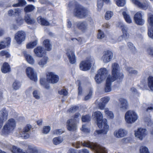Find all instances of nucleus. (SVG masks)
<instances>
[{
	"instance_id": "7c9ffc66",
	"label": "nucleus",
	"mask_w": 153,
	"mask_h": 153,
	"mask_svg": "<svg viewBox=\"0 0 153 153\" xmlns=\"http://www.w3.org/2000/svg\"><path fill=\"white\" fill-rule=\"evenodd\" d=\"M24 53L27 62L31 65H33L35 62L33 57L30 55L27 54L25 51L24 52Z\"/></svg>"
},
{
	"instance_id": "2f4dec72",
	"label": "nucleus",
	"mask_w": 153,
	"mask_h": 153,
	"mask_svg": "<svg viewBox=\"0 0 153 153\" xmlns=\"http://www.w3.org/2000/svg\"><path fill=\"white\" fill-rule=\"evenodd\" d=\"M24 19L25 22L28 24H33L35 22V19L31 18L30 16L28 14H25L24 17Z\"/></svg>"
},
{
	"instance_id": "13d9d810",
	"label": "nucleus",
	"mask_w": 153,
	"mask_h": 153,
	"mask_svg": "<svg viewBox=\"0 0 153 153\" xmlns=\"http://www.w3.org/2000/svg\"><path fill=\"white\" fill-rule=\"evenodd\" d=\"M140 153H149L147 148L145 146H142L140 149Z\"/></svg>"
},
{
	"instance_id": "ddd939ff",
	"label": "nucleus",
	"mask_w": 153,
	"mask_h": 153,
	"mask_svg": "<svg viewBox=\"0 0 153 153\" xmlns=\"http://www.w3.org/2000/svg\"><path fill=\"white\" fill-rule=\"evenodd\" d=\"M143 13L141 11L137 12L134 16V20L135 23L139 25H142L144 23V20L143 19Z\"/></svg>"
},
{
	"instance_id": "0e129e2a",
	"label": "nucleus",
	"mask_w": 153,
	"mask_h": 153,
	"mask_svg": "<svg viewBox=\"0 0 153 153\" xmlns=\"http://www.w3.org/2000/svg\"><path fill=\"white\" fill-rule=\"evenodd\" d=\"M64 132L63 131L62 129H56L53 131V133L56 134H60Z\"/></svg>"
},
{
	"instance_id": "864d4df0",
	"label": "nucleus",
	"mask_w": 153,
	"mask_h": 153,
	"mask_svg": "<svg viewBox=\"0 0 153 153\" xmlns=\"http://www.w3.org/2000/svg\"><path fill=\"white\" fill-rule=\"evenodd\" d=\"M13 88L17 90L19 89L21 86V84L19 82L17 81H15L13 84Z\"/></svg>"
},
{
	"instance_id": "473e14b6",
	"label": "nucleus",
	"mask_w": 153,
	"mask_h": 153,
	"mask_svg": "<svg viewBox=\"0 0 153 153\" xmlns=\"http://www.w3.org/2000/svg\"><path fill=\"white\" fill-rule=\"evenodd\" d=\"M10 71V65L8 63H4L2 67L1 71L2 72L4 73H6Z\"/></svg>"
},
{
	"instance_id": "39448f33",
	"label": "nucleus",
	"mask_w": 153,
	"mask_h": 153,
	"mask_svg": "<svg viewBox=\"0 0 153 153\" xmlns=\"http://www.w3.org/2000/svg\"><path fill=\"white\" fill-rule=\"evenodd\" d=\"M138 118L137 114L133 111H128L125 114V121L128 124H132L134 123Z\"/></svg>"
},
{
	"instance_id": "20e7f679",
	"label": "nucleus",
	"mask_w": 153,
	"mask_h": 153,
	"mask_svg": "<svg viewBox=\"0 0 153 153\" xmlns=\"http://www.w3.org/2000/svg\"><path fill=\"white\" fill-rule=\"evenodd\" d=\"M83 146L91 148L94 150L96 153H107L106 149L96 143H94L89 141H85L82 143Z\"/></svg>"
},
{
	"instance_id": "c756f323",
	"label": "nucleus",
	"mask_w": 153,
	"mask_h": 153,
	"mask_svg": "<svg viewBox=\"0 0 153 153\" xmlns=\"http://www.w3.org/2000/svg\"><path fill=\"white\" fill-rule=\"evenodd\" d=\"M11 40V38L8 37L6 38L3 41L1 42L0 43V50L4 48L9 45L10 44Z\"/></svg>"
},
{
	"instance_id": "680f3d73",
	"label": "nucleus",
	"mask_w": 153,
	"mask_h": 153,
	"mask_svg": "<svg viewBox=\"0 0 153 153\" xmlns=\"http://www.w3.org/2000/svg\"><path fill=\"white\" fill-rule=\"evenodd\" d=\"M97 36V38L99 39H102L104 37L105 35L103 32L100 30H99Z\"/></svg>"
},
{
	"instance_id": "4d7b16f0",
	"label": "nucleus",
	"mask_w": 153,
	"mask_h": 153,
	"mask_svg": "<svg viewBox=\"0 0 153 153\" xmlns=\"http://www.w3.org/2000/svg\"><path fill=\"white\" fill-rule=\"evenodd\" d=\"M81 130L85 133H88L90 131V129L89 128H87L86 125H83L82 127L80 128Z\"/></svg>"
},
{
	"instance_id": "9d476101",
	"label": "nucleus",
	"mask_w": 153,
	"mask_h": 153,
	"mask_svg": "<svg viewBox=\"0 0 153 153\" xmlns=\"http://www.w3.org/2000/svg\"><path fill=\"white\" fill-rule=\"evenodd\" d=\"M47 79L49 82L54 84L58 82L59 77L54 73L50 72L48 73L47 75Z\"/></svg>"
},
{
	"instance_id": "aec40b11",
	"label": "nucleus",
	"mask_w": 153,
	"mask_h": 153,
	"mask_svg": "<svg viewBox=\"0 0 153 153\" xmlns=\"http://www.w3.org/2000/svg\"><path fill=\"white\" fill-rule=\"evenodd\" d=\"M127 131L125 129L121 128L116 130L114 132V136L117 138H120L126 136L127 134Z\"/></svg>"
},
{
	"instance_id": "79ce46f5",
	"label": "nucleus",
	"mask_w": 153,
	"mask_h": 153,
	"mask_svg": "<svg viewBox=\"0 0 153 153\" xmlns=\"http://www.w3.org/2000/svg\"><path fill=\"white\" fill-rule=\"evenodd\" d=\"M114 15L113 12L110 11H107L105 14V18L106 20L110 19Z\"/></svg>"
},
{
	"instance_id": "c9c22d12",
	"label": "nucleus",
	"mask_w": 153,
	"mask_h": 153,
	"mask_svg": "<svg viewBox=\"0 0 153 153\" xmlns=\"http://www.w3.org/2000/svg\"><path fill=\"white\" fill-rule=\"evenodd\" d=\"M43 44L45 46L46 50L50 51L52 49V45L50 41L48 39L44 40L43 42Z\"/></svg>"
},
{
	"instance_id": "6e6552de",
	"label": "nucleus",
	"mask_w": 153,
	"mask_h": 153,
	"mask_svg": "<svg viewBox=\"0 0 153 153\" xmlns=\"http://www.w3.org/2000/svg\"><path fill=\"white\" fill-rule=\"evenodd\" d=\"M26 38V33L23 30H20L17 32L14 35V39L18 44H21Z\"/></svg>"
},
{
	"instance_id": "2eb2a0df",
	"label": "nucleus",
	"mask_w": 153,
	"mask_h": 153,
	"mask_svg": "<svg viewBox=\"0 0 153 153\" xmlns=\"http://www.w3.org/2000/svg\"><path fill=\"white\" fill-rule=\"evenodd\" d=\"M66 51V55L70 62L71 64H75L76 62V58L74 50L69 48L67 49Z\"/></svg>"
},
{
	"instance_id": "09e8293b",
	"label": "nucleus",
	"mask_w": 153,
	"mask_h": 153,
	"mask_svg": "<svg viewBox=\"0 0 153 153\" xmlns=\"http://www.w3.org/2000/svg\"><path fill=\"white\" fill-rule=\"evenodd\" d=\"M19 27L18 24L16 23V21H14L13 23L11 24L10 25V28L11 30H16Z\"/></svg>"
},
{
	"instance_id": "5701e85b",
	"label": "nucleus",
	"mask_w": 153,
	"mask_h": 153,
	"mask_svg": "<svg viewBox=\"0 0 153 153\" xmlns=\"http://www.w3.org/2000/svg\"><path fill=\"white\" fill-rule=\"evenodd\" d=\"M120 105V110L123 111L126 110L128 107V104L126 100L123 98H120L118 99Z\"/></svg>"
},
{
	"instance_id": "6ab92c4d",
	"label": "nucleus",
	"mask_w": 153,
	"mask_h": 153,
	"mask_svg": "<svg viewBox=\"0 0 153 153\" xmlns=\"http://www.w3.org/2000/svg\"><path fill=\"white\" fill-rule=\"evenodd\" d=\"M77 123L70 119L68 120L66 122V126L67 129L71 131H76L77 129Z\"/></svg>"
},
{
	"instance_id": "a19ab883",
	"label": "nucleus",
	"mask_w": 153,
	"mask_h": 153,
	"mask_svg": "<svg viewBox=\"0 0 153 153\" xmlns=\"http://www.w3.org/2000/svg\"><path fill=\"white\" fill-rule=\"evenodd\" d=\"M123 14L125 21L127 23L130 24L132 22L131 19L129 15L126 12H123Z\"/></svg>"
},
{
	"instance_id": "9b49d317",
	"label": "nucleus",
	"mask_w": 153,
	"mask_h": 153,
	"mask_svg": "<svg viewBox=\"0 0 153 153\" xmlns=\"http://www.w3.org/2000/svg\"><path fill=\"white\" fill-rule=\"evenodd\" d=\"M26 74L27 76L31 80L35 82L37 80V75L35 73L34 69L30 67H27L26 69Z\"/></svg>"
},
{
	"instance_id": "f704fd0d",
	"label": "nucleus",
	"mask_w": 153,
	"mask_h": 153,
	"mask_svg": "<svg viewBox=\"0 0 153 153\" xmlns=\"http://www.w3.org/2000/svg\"><path fill=\"white\" fill-rule=\"evenodd\" d=\"M38 22L42 25H48L49 23L45 19L39 16L37 18Z\"/></svg>"
},
{
	"instance_id": "f8f14e48",
	"label": "nucleus",
	"mask_w": 153,
	"mask_h": 153,
	"mask_svg": "<svg viewBox=\"0 0 153 153\" xmlns=\"http://www.w3.org/2000/svg\"><path fill=\"white\" fill-rule=\"evenodd\" d=\"M101 59L105 63H107L110 62L113 57V53L109 51H104L103 53Z\"/></svg>"
},
{
	"instance_id": "338daca9",
	"label": "nucleus",
	"mask_w": 153,
	"mask_h": 153,
	"mask_svg": "<svg viewBox=\"0 0 153 153\" xmlns=\"http://www.w3.org/2000/svg\"><path fill=\"white\" fill-rule=\"evenodd\" d=\"M92 93V89H90L89 94L85 97L84 100H87L89 99L91 97Z\"/></svg>"
},
{
	"instance_id": "393cba45",
	"label": "nucleus",
	"mask_w": 153,
	"mask_h": 153,
	"mask_svg": "<svg viewBox=\"0 0 153 153\" xmlns=\"http://www.w3.org/2000/svg\"><path fill=\"white\" fill-rule=\"evenodd\" d=\"M31 39L32 40L27 45L26 47L27 48H33L37 44L38 39L36 36H33Z\"/></svg>"
},
{
	"instance_id": "bb28decb",
	"label": "nucleus",
	"mask_w": 153,
	"mask_h": 153,
	"mask_svg": "<svg viewBox=\"0 0 153 153\" xmlns=\"http://www.w3.org/2000/svg\"><path fill=\"white\" fill-rule=\"evenodd\" d=\"M77 27L82 31H84L87 28L88 24L85 22H78L76 23Z\"/></svg>"
},
{
	"instance_id": "1a4fd4ad",
	"label": "nucleus",
	"mask_w": 153,
	"mask_h": 153,
	"mask_svg": "<svg viewBox=\"0 0 153 153\" xmlns=\"http://www.w3.org/2000/svg\"><path fill=\"white\" fill-rule=\"evenodd\" d=\"M132 3L140 8L146 9L149 6V3L145 0H131Z\"/></svg>"
},
{
	"instance_id": "e433bc0d",
	"label": "nucleus",
	"mask_w": 153,
	"mask_h": 153,
	"mask_svg": "<svg viewBox=\"0 0 153 153\" xmlns=\"http://www.w3.org/2000/svg\"><path fill=\"white\" fill-rule=\"evenodd\" d=\"M104 113L107 117L110 119H112L114 116L113 112L109 110L108 108H105L104 109Z\"/></svg>"
},
{
	"instance_id": "bf43d9fd",
	"label": "nucleus",
	"mask_w": 153,
	"mask_h": 153,
	"mask_svg": "<svg viewBox=\"0 0 153 153\" xmlns=\"http://www.w3.org/2000/svg\"><path fill=\"white\" fill-rule=\"evenodd\" d=\"M51 130L50 127L49 126H44L43 128L42 132L45 134L48 133Z\"/></svg>"
},
{
	"instance_id": "c85d7f7f",
	"label": "nucleus",
	"mask_w": 153,
	"mask_h": 153,
	"mask_svg": "<svg viewBox=\"0 0 153 153\" xmlns=\"http://www.w3.org/2000/svg\"><path fill=\"white\" fill-rule=\"evenodd\" d=\"M27 147L26 152L23 153H40L36 147L33 145H28Z\"/></svg>"
},
{
	"instance_id": "7ed1b4c3",
	"label": "nucleus",
	"mask_w": 153,
	"mask_h": 153,
	"mask_svg": "<svg viewBox=\"0 0 153 153\" xmlns=\"http://www.w3.org/2000/svg\"><path fill=\"white\" fill-rule=\"evenodd\" d=\"M16 126V122L13 118L9 119L4 126L1 130V134L7 135L11 133Z\"/></svg>"
},
{
	"instance_id": "5fc2aeb1",
	"label": "nucleus",
	"mask_w": 153,
	"mask_h": 153,
	"mask_svg": "<svg viewBox=\"0 0 153 153\" xmlns=\"http://www.w3.org/2000/svg\"><path fill=\"white\" fill-rule=\"evenodd\" d=\"M148 34L150 38L153 39V26L150 28L148 27Z\"/></svg>"
},
{
	"instance_id": "603ef678",
	"label": "nucleus",
	"mask_w": 153,
	"mask_h": 153,
	"mask_svg": "<svg viewBox=\"0 0 153 153\" xmlns=\"http://www.w3.org/2000/svg\"><path fill=\"white\" fill-rule=\"evenodd\" d=\"M80 116V114L79 113H76L74 116V117L70 119L73 120V121L76 123L79 122V117Z\"/></svg>"
},
{
	"instance_id": "58836bf2",
	"label": "nucleus",
	"mask_w": 153,
	"mask_h": 153,
	"mask_svg": "<svg viewBox=\"0 0 153 153\" xmlns=\"http://www.w3.org/2000/svg\"><path fill=\"white\" fill-rule=\"evenodd\" d=\"M127 71L128 73V75L130 76L135 75L137 74L138 72L136 70H134L132 68L128 67L127 68Z\"/></svg>"
},
{
	"instance_id": "cd10ccee",
	"label": "nucleus",
	"mask_w": 153,
	"mask_h": 153,
	"mask_svg": "<svg viewBox=\"0 0 153 153\" xmlns=\"http://www.w3.org/2000/svg\"><path fill=\"white\" fill-rule=\"evenodd\" d=\"M8 113L7 111L5 109H2L0 111V120L3 123L7 119Z\"/></svg>"
},
{
	"instance_id": "de8ad7c7",
	"label": "nucleus",
	"mask_w": 153,
	"mask_h": 153,
	"mask_svg": "<svg viewBox=\"0 0 153 153\" xmlns=\"http://www.w3.org/2000/svg\"><path fill=\"white\" fill-rule=\"evenodd\" d=\"M35 7L33 5H29L25 8L24 10L26 12H29L33 11Z\"/></svg>"
},
{
	"instance_id": "a211bd4d",
	"label": "nucleus",
	"mask_w": 153,
	"mask_h": 153,
	"mask_svg": "<svg viewBox=\"0 0 153 153\" xmlns=\"http://www.w3.org/2000/svg\"><path fill=\"white\" fill-rule=\"evenodd\" d=\"M31 128V125H27L23 129L22 131L19 132V136L24 139L28 138L30 136L28 132L29 131Z\"/></svg>"
},
{
	"instance_id": "0eeeda50",
	"label": "nucleus",
	"mask_w": 153,
	"mask_h": 153,
	"mask_svg": "<svg viewBox=\"0 0 153 153\" xmlns=\"http://www.w3.org/2000/svg\"><path fill=\"white\" fill-rule=\"evenodd\" d=\"M107 72V70L105 68H101L98 71V73L94 78V80L97 83L100 84L105 79Z\"/></svg>"
},
{
	"instance_id": "8fccbe9b",
	"label": "nucleus",
	"mask_w": 153,
	"mask_h": 153,
	"mask_svg": "<svg viewBox=\"0 0 153 153\" xmlns=\"http://www.w3.org/2000/svg\"><path fill=\"white\" fill-rule=\"evenodd\" d=\"M40 84L43 87L47 89H49V87L48 85H46V79L45 78H41L40 80Z\"/></svg>"
},
{
	"instance_id": "49530a36",
	"label": "nucleus",
	"mask_w": 153,
	"mask_h": 153,
	"mask_svg": "<svg viewBox=\"0 0 153 153\" xmlns=\"http://www.w3.org/2000/svg\"><path fill=\"white\" fill-rule=\"evenodd\" d=\"M33 97L36 99L39 100L41 98V93L38 91L35 90L33 91Z\"/></svg>"
},
{
	"instance_id": "f03ea898",
	"label": "nucleus",
	"mask_w": 153,
	"mask_h": 153,
	"mask_svg": "<svg viewBox=\"0 0 153 153\" xmlns=\"http://www.w3.org/2000/svg\"><path fill=\"white\" fill-rule=\"evenodd\" d=\"M71 6H75L76 7L74 12V15L75 16L80 18H83L89 13L87 10L82 8L74 1L70 2L68 5L69 7Z\"/></svg>"
},
{
	"instance_id": "052dcab7",
	"label": "nucleus",
	"mask_w": 153,
	"mask_h": 153,
	"mask_svg": "<svg viewBox=\"0 0 153 153\" xmlns=\"http://www.w3.org/2000/svg\"><path fill=\"white\" fill-rule=\"evenodd\" d=\"M5 56L6 58H8L10 56V55L8 52L2 51L0 52V56Z\"/></svg>"
},
{
	"instance_id": "dca6fc26",
	"label": "nucleus",
	"mask_w": 153,
	"mask_h": 153,
	"mask_svg": "<svg viewBox=\"0 0 153 153\" xmlns=\"http://www.w3.org/2000/svg\"><path fill=\"white\" fill-rule=\"evenodd\" d=\"M112 68V75H111V81H114L116 79L117 75L119 72L120 66L117 63H112L111 66Z\"/></svg>"
},
{
	"instance_id": "4be33fe9",
	"label": "nucleus",
	"mask_w": 153,
	"mask_h": 153,
	"mask_svg": "<svg viewBox=\"0 0 153 153\" xmlns=\"http://www.w3.org/2000/svg\"><path fill=\"white\" fill-rule=\"evenodd\" d=\"M45 50L42 46H39L34 49V52L36 56L38 57H42L45 53Z\"/></svg>"
},
{
	"instance_id": "37998d69",
	"label": "nucleus",
	"mask_w": 153,
	"mask_h": 153,
	"mask_svg": "<svg viewBox=\"0 0 153 153\" xmlns=\"http://www.w3.org/2000/svg\"><path fill=\"white\" fill-rule=\"evenodd\" d=\"M63 141L62 138L61 137L54 138L53 140V142L54 144L57 145L61 143Z\"/></svg>"
},
{
	"instance_id": "423d86ee",
	"label": "nucleus",
	"mask_w": 153,
	"mask_h": 153,
	"mask_svg": "<svg viewBox=\"0 0 153 153\" xmlns=\"http://www.w3.org/2000/svg\"><path fill=\"white\" fill-rule=\"evenodd\" d=\"M94 64V61L91 57H88L85 60L82 61L79 65L80 69L83 71H87L90 69L92 65Z\"/></svg>"
},
{
	"instance_id": "f257e3e1",
	"label": "nucleus",
	"mask_w": 153,
	"mask_h": 153,
	"mask_svg": "<svg viewBox=\"0 0 153 153\" xmlns=\"http://www.w3.org/2000/svg\"><path fill=\"white\" fill-rule=\"evenodd\" d=\"M92 116L95 119L97 124L101 130L96 131L94 133L95 136L102 134H107L109 130V126L107 124V120L105 118H103L102 114L99 111H97L93 113Z\"/></svg>"
},
{
	"instance_id": "4468645a",
	"label": "nucleus",
	"mask_w": 153,
	"mask_h": 153,
	"mask_svg": "<svg viewBox=\"0 0 153 153\" xmlns=\"http://www.w3.org/2000/svg\"><path fill=\"white\" fill-rule=\"evenodd\" d=\"M147 134V131L145 128H139L135 131V137L141 140H143Z\"/></svg>"
},
{
	"instance_id": "69168bd1",
	"label": "nucleus",
	"mask_w": 153,
	"mask_h": 153,
	"mask_svg": "<svg viewBox=\"0 0 153 153\" xmlns=\"http://www.w3.org/2000/svg\"><path fill=\"white\" fill-rule=\"evenodd\" d=\"M15 21L16 22V23L18 24L19 26L22 25L24 22L23 20L20 18H19L18 19H16Z\"/></svg>"
},
{
	"instance_id": "f3484780",
	"label": "nucleus",
	"mask_w": 153,
	"mask_h": 153,
	"mask_svg": "<svg viewBox=\"0 0 153 153\" xmlns=\"http://www.w3.org/2000/svg\"><path fill=\"white\" fill-rule=\"evenodd\" d=\"M118 26L121 30L122 32V36L125 39H127L129 38V34L128 32V28L125 26L123 23L120 22L118 24Z\"/></svg>"
},
{
	"instance_id": "a18cd8bd",
	"label": "nucleus",
	"mask_w": 153,
	"mask_h": 153,
	"mask_svg": "<svg viewBox=\"0 0 153 153\" xmlns=\"http://www.w3.org/2000/svg\"><path fill=\"white\" fill-rule=\"evenodd\" d=\"M19 2L17 3L13 4V7H19L23 6L26 4V2L25 0H18Z\"/></svg>"
},
{
	"instance_id": "a878e982",
	"label": "nucleus",
	"mask_w": 153,
	"mask_h": 153,
	"mask_svg": "<svg viewBox=\"0 0 153 153\" xmlns=\"http://www.w3.org/2000/svg\"><path fill=\"white\" fill-rule=\"evenodd\" d=\"M48 60V57L45 56L38 61L37 64L40 67L43 68L47 64Z\"/></svg>"
},
{
	"instance_id": "6e6d98bb",
	"label": "nucleus",
	"mask_w": 153,
	"mask_h": 153,
	"mask_svg": "<svg viewBox=\"0 0 153 153\" xmlns=\"http://www.w3.org/2000/svg\"><path fill=\"white\" fill-rule=\"evenodd\" d=\"M91 117L88 115L82 116V122H88L91 120Z\"/></svg>"
},
{
	"instance_id": "e2e57ef3",
	"label": "nucleus",
	"mask_w": 153,
	"mask_h": 153,
	"mask_svg": "<svg viewBox=\"0 0 153 153\" xmlns=\"http://www.w3.org/2000/svg\"><path fill=\"white\" fill-rule=\"evenodd\" d=\"M78 109V107L76 106H73L71 107L68 111L69 112L74 113Z\"/></svg>"
},
{
	"instance_id": "72a5a7b5",
	"label": "nucleus",
	"mask_w": 153,
	"mask_h": 153,
	"mask_svg": "<svg viewBox=\"0 0 153 153\" xmlns=\"http://www.w3.org/2000/svg\"><path fill=\"white\" fill-rule=\"evenodd\" d=\"M148 22L149 24L148 27L150 28L153 27V14L151 13L148 14Z\"/></svg>"
},
{
	"instance_id": "b1692460",
	"label": "nucleus",
	"mask_w": 153,
	"mask_h": 153,
	"mask_svg": "<svg viewBox=\"0 0 153 153\" xmlns=\"http://www.w3.org/2000/svg\"><path fill=\"white\" fill-rule=\"evenodd\" d=\"M111 75H108L107 78L106 84L105 88V91L106 92H110L111 91V83L114 81H111Z\"/></svg>"
},
{
	"instance_id": "c03bdc74",
	"label": "nucleus",
	"mask_w": 153,
	"mask_h": 153,
	"mask_svg": "<svg viewBox=\"0 0 153 153\" xmlns=\"http://www.w3.org/2000/svg\"><path fill=\"white\" fill-rule=\"evenodd\" d=\"M116 2V4L119 7L124 6L126 3V0H114Z\"/></svg>"
},
{
	"instance_id": "ea45409f",
	"label": "nucleus",
	"mask_w": 153,
	"mask_h": 153,
	"mask_svg": "<svg viewBox=\"0 0 153 153\" xmlns=\"http://www.w3.org/2000/svg\"><path fill=\"white\" fill-rule=\"evenodd\" d=\"M103 2L108 3L110 1V0H98L97 7L99 10H100L102 7L103 4Z\"/></svg>"
},
{
	"instance_id": "412c9836",
	"label": "nucleus",
	"mask_w": 153,
	"mask_h": 153,
	"mask_svg": "<svg viewBox=\"0 0 153 153\" xmlns=\"http://www.w3.org/2000/svg\"><path fill=\"white\" fill-rule=\"evenodd\" d=\"M110 98L108 97H105L101 98L100 102L98 103V105L99 108L101 110L104 109L105 105L110 100Z\"/></svg>"
},
{
	"instance_id": "4c0bfd02",
	"label": "nucleus",
	"mask_w": 153,
	"mask_h": 153,
	"mask_svg": "<svg viewBox=\"0 0 153 153\" xmlns=\"http://www.w3.org/2000/svg\"><path fill=\"white\" fill-rule=\"evenodd\" d=\"M148 84L150 90L153 91V77L149 76L148 78Z\"/></svg>"
},
{
	"instance_id": "774afa93",
	"label": "nucleus",
	"mask_w": 153,
	"mask_h": 153,
	"mask_svg": "<svg viewBox=\"0 0 153 153\" xmlns=\"http://www.w3.org/2000/svg\"><path fill=\"white\" fill-rule=\"evenodd\" d=\"M124 77V75L122 73H120L118 72V74L117 75L116 79H119L121 80L123 79Z\"/></svg>"
},
{
	"instance_id": "3c124183",
	"label": "nucleus",
	"mask_w": 153,
	"mask_h": 153,
	"mask_svg": "<svg viewBox=\"0 0 153 153\" xmlns=\"http://www.w3.org/2000/svg\"><path fill=\"white\" fill-rule=\"evenodd\" d=\"M11 152L13 153H22V150L20 148H17L15 146H13Z\"/></svg>"
}]
</instances>
